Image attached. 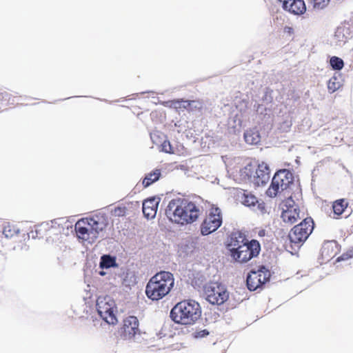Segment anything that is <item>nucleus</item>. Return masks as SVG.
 Masks as SVG:
<instances>
[{
  "mask_svg": "<svg viewBox=\"0 0 353 353\" xmlns=\"http://www.w3.org/2000/svg\"><path fill=\"white\" fill-rule=\"evenodd\" d=\"M201 212L195 202L181 198L171 200L165 210L166 216L171 221L182 225L196 221Z\"/></svg>",
  "mask_w": 353,
  "mask_h": 353,
  "instance_id": "f257e3e1",
  "label": "nucleus"
},
{
  "mask_svg": "<svg viewBox=\"0 0 353 353\" xmlns=\"http://www.w3.org/2000/svg\"><path fill=\"white\" fill-rule=\"evenodd\" d=\"M107 225L108 221L105 216H96L78 221L74 225V230L79 239L93 243Z\"/></svg>",
  "mask_w": 353,
  "mask_h": 353,
  "instance_id": "f03ea898",
  "label": "nucleus"
},
{
  "mask_svg": "<svg viewBox=\"0 0 353 353\" xmlns=\"http://www.w3.org/2000/svg\"><path fill=\"white\" fill-rule=\"evenodd\" d=\"M174 279L169 272L161 271L153 276L145 288L147 296L152 301H159L167 295L173 288Z\"/></svg>",
  "mask_w": 353,
  "mask_h": 353,
  "instance_id": "7ed1b4c3",
  "label": "nucleus"
},
{
  "mask_svg": "<svg viewBox=\"0 0 353 353\" xmlns=\"http://www.w3.org/2000/svg\"><path fill=\"white\" fill-rule=\"evenodd\" d=\"M201 309L199 304L193 300L178 303L171 310L170 317L176 323L192 325L199 319Z\"/></svg>",
  "mask_w": 353,
  "mask_h": 353,
  "instance_id": "20e7f679",
  "label": "nucleus"
},
{
  "mask_svg": "<svg viewBox=\"0 0 353 353\" xmlns=\"http://www.w3.org/2000/svg\"><path fill=\"white\" fill-rule=\"evenodd\" d=\"M97 310L100 317L108 324L117 322L114 314L115 302L110 296H101L97 300Z\"/></svg>",
  "mask_w": 353,
  "mask_h": 353,
  "instance_id": "39448f33",
  "label": "nucleus"
},
{
  "mask_svg": "<svg viewBox=\"0 0 353 353\" xmlns=\"http://www.w3.org/2000/svg\"><path fill=\"white\" fill-rule=\"evenodd\" d=\"M314 229V223L311 218L304 219L303 221L294 226L289 233V239L292 243L297 247L305 242Z\"/></svg>",
  "mask_w": 353,
  "mask_h": 353,
  "instance_id": "423d86ee",
  "label": "nucleus"
},
{
  "mask_svg": "<svg viewBox=\"0 0 353 353\" xmlns=\"http://www.w3.org/2000/svg\"><path fill=\"white\" fill-rule=\"evenodd\" d=\"M293 181L292 174L288 170L278 171L272 178L271 185L266 194L270 197H274L280 191L286 190Z\"/></svg>",
  "mask_w": 353,
  "mask_h": 353,
  "instance_id": "0eeeda50",
  "label": "nucleus"
},
{
  "mask_svg": "<svg viewBox=\"0 0 353 353\" xmlns=\"http://www.w3.org/2000/svg\"><path fill=\"white\" fill-rule=\"evenodd\" d=\"M206 300L212 305H221L229 298V293L224 285L210 283L205 287Z\"/></svg>",
  "mask_w": 353,
  "mask_h": 353,
  "instance_id": "6e6552de",
  "label": "nucleus"
},
{
  "mask_svg": "<svg viewBox=\"0 0 353 353\" xmlns=\"http://www.w3.org/2000/svg\"><path fill=\"white\" fill-rule=\"evenodd\" d=\"M260 250L259 243L256 240H252L246 244H242L241 248L231 256L236 261L245 263L256 256L259 254Z\"/></svg>",
  "mask_w": 353,
  "mask_h": 353,
  "instance_id": "1a4fd4ad",
  "label": "nucleus"
},
{
  "mask_svg": "<svg viewBox=\"0 0 353 353\" xmlns=\"http://www.w3.org/2000/svg\"><path fill=\"white\" fill-rule=\"evenodd\" d=\"M222 223L221 211L219 208L211 209L209 214L203 221L201 225L202 235H208L216 231Z\"/></svg>",
  "mask_w": 353,
  "mask_h": 353,
  "instance_id": "9d476101",
  "label": "nucleus"
},
{
  "mask_svg": "<svg viewBox=\"0 0 353 353\" xmlns=\"http://www.w3.org/2000/svg\"><path fill=\"white\" fill-rule=\"evenodd\" d=\"M281 219L285 223L292 224L300 219V210L291 197L288 198L283 204Z\"/></svg>",
  "mask_w": 353,
  "mask_h": 353,
  "instance_id": "9b49d317",
  "label": "nucleus"
},
{
  "mask_svg": "<svg viewBox=\"0 0 353 353\" xmlns=\"http://www.w3.org/2000/svg\"><path fill=\"white\" fill-rule=\"evenodd\" d=\"M139 323L134 316H130L123 320L122 337L125 340L135 341L140 336Z\"/></svg>",
  "mask_w": 353,
  "mask_h": 353,
  "instance_id": "f8f14e48",
  "label": "nucleus"
},
{
  "mask_svg": "<svg viewBox=\"0 0 353 353\" xmlns=\"http://www.w3.org/2000/svg\"><path fill=\"white\" fill-rule=\"evenodd\" d=\"M270 171L268 165L262 162L259 164L257 169L255 170L254 174L252 175V183L256 186L265 185L270 180Z\"/></svg>",
  "mask_w": 353,
  "mask_h": 353,
  "instance_id": "ddd939ff",
  "label": "nucleus"
},
{
  "mask_svg": "<svg viewBox=\"0 0 353 353\" xmlns=\"http://www.w3.org/2000/svg\"><path fill=\"white\" fill-rule=\"evenodd\" d=\"M282 3L283 8L294 14H302L306 10L303 0H279Z\"/></svg>",
  "mask_w": 353,
  "mask_h": 353,
  "instance_id": "4468645a",
  "label": "nucleus"
},
{
  "mask_svg": "<svg viewBox=\"0 0 353 353\" xmlns=\"http://www.w3.org/2000/svg\"><path fill=\"white\" fill-rule=\"evenodd\" d=\"M159 198L152 197L145 200L143 203V213L147 219H153L157 214Z\"/></svg>",
  "mask_w": 353,
  "mask_h": 353,
  "instance_id": "2eb2a0df",
  "label": "nucleus"
},
{
  "mask_svg": "<svg viewBox=\"0 0 353 353\" xmlns=\"http://www.w3.org/2000/svg\"><path fill=\"white\" fill-rule=\"evenodd\" d=\"M248 241H249L246 239L245 236L241 232H236L232 234L227 247L232 255L241 248L242 244H246Z\"/></svg>",
  "mask_w": 353,
  "mask_h": 353,
  "instance_id": "dca6fc26",
  "label": "nucleus"
},
{
  "mask_svg": "<svg viewBox=\"0 0 353 353\" xmlns=\"http://www.w3.org/2000/svg\"><path fill=\"white\" fill-rule=\"evenodd\" d=\"M254 170V167L252 164H248L239 170L238 174L235 176L236 180L243 182L252 183Z\"/></svg>",
  "mask_w": 353,
  "mask_h": 353,
  "instance_id": "f3484780",
  "label": "nucleus"
},
{
  "mask_svg": "<svg viewBox=\"0 0 353 353\" xmlns=\"http://www.w3.org/2000/svg\"><path fill=\"white\" fill-rule=\"evenodd\" d=\"M244 139L247 143L256 145L261 141L259 132L256 129H250L244 133Z\"/></svg>",
  "mask_w": 353,
  "mask_h": 353,
  "instance_id": "a211bd4d",
  "label": "nucleus"
},
{
  "mask_svg": "<svg viewBox=\"0 0 353 353\" xmlns=\"http://www.w3.org/2000/svg\"><path fill=\"white\" fill-rule=\"evenodd\" d=\"M20 230L14 225L10 223H6L3 225L2 233L6 239H13L18 236Z\"/></svg>",
  "mask_w": 353,
  "mask_h": 353,
  "instance_id": "6ab92c4d",
  "label": "nucleus"
},
{
  "mask_svg": "<svg viewBox=\"0 0 353 353\" xmlns=\"http://www.w3.org/2000/svg\"><path fill=\"white\" fill-rule=\"evenodd\" d=\"M257 276L254 270H252L247 276V286L250 291L256 290L261 285V281Z\"/></svg>",
  "mask_w": 353,
  "mask_h": 353,
  "instance_id": "aec40b11",
  "label": "nucleus"
},
{
  "mask_svg": "<svg viewBox=\"0 0 353 353\" xmlns=\"http://www.w3.org/2000/svg\"><path fill=\"white\" fill-rule=\"evenodd\" d=\"M161 176V170L156 169L152 172L147 174L143 180V185L145 188L150 186L152 183L157 181Z\"/></svg>",
  "mask_w": 353,
  "mask_h": 353,
  "instance_id": "412c9836",
  "label": "nucleus"
},
{
  "mask_svg": "<svg viewBox=\"0 0 353 353\" xmlns=\"http://www.w3.org/2000/svg\"><path fill=\"white\" fill-rule=\"evenodd\" d=\"M116 258L109 254H104L101 257L99 267L101 269H108L117 267Z\"/></svg>",
  "mask_w": 353,
  "mask_h": 353,
  "instance_id": "4be33fe9",
  "label": "nucleus"
},
{
  "mask_svg": "<svg viewBox=\"0 0 353 353\" xmlns=\"http://www.w3.org/2000/svg\"><path fill=\"white\" fill-rule=\"evenodd\" d=\"M339 78L340 75H334L329 79L327 82V89L330 92L333 93L341 88L342 83Z\"/></svg>",
  "mask_w": 353,
  "mask_h": 353,
  "instance_id": "5701e85b",
  "label": "nucleus"
},
{
  "mask_svg": "<svg viewBox=\"0 0 353 353\" xmlns=\"http://www.w3.org/2000/svg\"><path fill=\"white\" fill-rule=\"evenodd\" d=\"M241 203L248 207L254 206L257 202V198L248 192H244L241 196Z\"/></svg>",
  "mask_w": 353,
  "mask_h": 353,
  "instance_id": "b1692460",
  "label": "nucleus"
},
{
  "mask_svg": "<svg viewBox=\"0 0 353 353\" xmlns=\"http://www.w3.org/2000/svg\"><path fill=\"white\" fill-rule=\"evenodd\" d=\"M347 206V202L345 199L336 201L332 205L334 213L337 216L342 214Z\"/></svg>",
  "mask_w": 353,
  "mask_h": 353,
  "instance_id": "393cba45",
  "label": "nucleus"
},
{
  "mask_svg": "<svg viewBox=\"0 0 353 353\" xmlns=\"http://www.w3.org/2000/svg\"><path fill=\"white\" fill-rule=\"evenodd\" d=\"M258 278L261 281V285L265 284L270 279L269 271L263 266L261 267L257 271H255Z\"/></svg>",
  "mask_w": 353,
  "mask_h": 353,
  "instance_id": "a878e982",
  "label": "nucleus"
},
{
  "mask_svg": "<svg viewBox=\"0 0 353 353\" xmlns=\"http://www.w3.org/2000/svg\"><path fill=\"white\" fill-rule=\"evenodd\" d=\"M334 39H336V43L338 45H341L346 42L347 39L344 36V28L338 27L336 28L334 34Z\"/></svg>",
  "mask_w": 353,
  "mask_h": 353,
  "instance_id": "bb28decb",
  "label": "nucleus"
},
{
  "mask_svg": "<svg viewBox=\"0 0 353 353\" xmlns=\"http://www.w3.org/2000/svg\"><path fill=\"white\" fill-rule=\"evenodd\" d=\"M330 63L332 68L336 70H341L344 66V62L342 59L338 57H332L330 59Z\"/></svg>",
  "mask_w": 353,
  "mask_h": 353,
  "instance_id": "cd10ccee",
  "label": "nucleus"
},
{
  "mask_svg": "<svg viewBox=\"0 0 353 353\" xmlns=\"http://www.w3.org/2000/svg\"><path fill=\"white\" fill-rule=\"evenodd\" d=\"M330 0H310L313 8L317 10H323L327 6Z\"/></svg>",
  "mask_w": 353,
  "mask_h": 353,
  "instance_id": "c85d7f7f",
  "label": "nucleus"
},
{
  "mask_svg": "<svg viewBox=\"0 0 353 353\" xmlns=\"http://www.w3.org/2000/svg\"><path fill=\"white\" fill-rule=\"evenodd\" d=\"M190 105V110H200L203 107V103L199 100H192L190 103H188Z\"/></svg>",
  "mask_w": 353,
  "mask_h": 353,
  "instance_id": "c756f323",
  "label": "nucleus"
},
{
  "mask_svg": "<svg viewBox=\"0 0 353 353\" xmlns=\"http://www.w3.org/2000/svg\"><path fill=\"white\" fill-rule=\"evenodd\" d=\"M162 151L166 153H172V146L169 141L164 140L161 144Z\"/></svg>",
  "mask_w": 353,
  "mask_h": 353,
  "instance_id": "7c9ffc66",
  "label": "nucleus"
},
{
  "mask_svg": "<svg viewBox=\"0 0 353 353\" xmlns=\"http://www.w3.org/2000/svg\"><path fill=\"white\" fill-rule=\"evenodd\" d=\"M165 106L173 107L174 108H181V100L165 101L163 103Z\"/></svg>",
  "mask_w": 353,
  "mask_h": 353,
  "instance_id": "2f4dec72",
  "label": "nucleus"
},
{
  "mask_svg": "<svg viewBox=\"0 0 353 353\" xmlns=\"http://www.w3.org/2000/svg\"><path fill=\"white\" fill-rule=\"evenodd\" d=\"M353 256V248L350 250L346 253L343 254L341 256L337 259V261H345Z\"/></svg>",
  "mask_w": 353,
  "mask_h": 353,
  "instance_id": "473e14b6",
  "label": "nucleus"
},
{
  "mask_svg": "<svg viewBox=\"0 0 353 353\" xmlns=\"http://www.w3.org/2000/svg\"><path fill=\"white\" fill-rule=\"evenodd\" d=\"M209 334V332L207 330H203L200 331L195 332L194 333V336L195 338H203Z\"/></svg>",
  "mask_w": 353,
  "mask_h": 353,
  "instance_id": "72a5a7b5",
  "label": "nucleus"
},
{
  "mask_svg": "<svg viewBox=\"0 0 353 353\" xmlns=\"http://www.w3.org/2000/svg\"><path fill=\"white\" fill-rule=\"evenodd\" d=\"M339 28H344V36L347 39L351 37V30L347 24L341 26Z\"/></svg>",
  "mask_w": 353,
  "mask_h": 353,
  "instance_id": "f704fd0d",
  "label": "nucleus"
},
{
  "mask_svg": "<svg viewBox=\"0 0 353 353\" xmlns=\"http://www.w3.org/2000/svg\"><path fill=\"white\" fill-rule=\"evenodd\" d=\"M191 101H187V100H181V108H183L185 109H189L190 110V105L188 103H190Z\"/></svg>",
  "mask_w": 353,
  "mask_h": 353,
  "instance_id": "c9c22d12",
  "label": "nucleus"
},
{
  "mask_svg": "<svg viewBox=\"0 0 353 353\" xmlns=\"http://www.w3.org/2000/svg\"><path fill=\"white\" fill-rule=\"evenodd\" d=\"M114 213L117 216H123L124 214V210L121 208H117L114 210Z\"/></svg>",
  "mask_w": 353,
  "mask_h": 353,
  "instance_id": "e433bc0d",
  "label": "nucleus"
},
{
  "mask_svg": "<svg viewBox=\"0 0 353 353\" xmlns=\"http://www.w3.org/2000/svg\"><path fill=\"white\" fill-rule=\"evenodd\" d=\"M157 137V134L156 133H151L150 137L152 141H154V137Z\"/></svg>",
  "mask_w": 353,
  "mask_h": 353,
  "instance_id": "4c0bfd02",
  "label": "nucleus"
},
{
  "mask_svg": "<svg viewBox=\"0 0 353 353\" xmlns=\"http://www.w3.org/2000/svg\"><path fill=\"white\" fill-rule=\"evenodd\" d=\"M265 231L264 230H261L259 232V235L263 236L265 235Z\"/></svg>",
  "mask_w": 353,
  "mask_h": 353,
  "instance_id": "58836bf2",
  "label": "nucleus"
},
{
  "mask_svg": "<svg viewBox=\"0 0 353 353\" xmlns=\"http://www.w3.org/2000/svg\"><path fill=\"white\" fill-rule=\"evenodd\" d=\"M99 274L101 276H103L105 274V273L103 271H101V272H99Z\"/></svg>",
  "mask_w": 353,
  "mask_h": 353,
  "instance_id": "ea45409f",
  "label": "nucleus"
},
{
  "mask_svg": "<svg viewBox=\"0 0 353 353\" xmlns=\"http://www.w3.org/2000/svg\"><path fill=\"white\" fill-rule=\"evenodd\" d=\"M326 244L323 245V251L325 250Z\"/></svg>",
  "mask_w": 353,
  "mask_h": 353,
  "instance_id": "a19ab883",
  "label": "nucleus"
}]
</instances>
